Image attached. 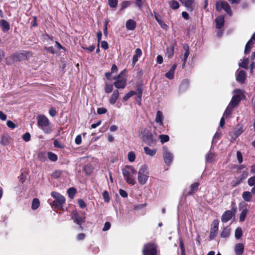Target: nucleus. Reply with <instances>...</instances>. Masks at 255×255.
Masks as SVG:
<instances>
[{
	"label": "nucleus",
	"instance_id": "1",
	"mask_svg": "<svg viewBox=\"0 0 255 255\" xmlns=\"http://www.w3.org/2000/svg\"><path fill=\"white\" fill-rule=\"evenodd\" d=\"M122 173L125 180L126 182L131 185H134L136 183L135 176L136 175V171L131 165H127L125 168L122 169Z\"/></svg>",
	"mask_w": 255,
	"mask_h": 255
},
{
	"label": "nucleus",
	"instance_id": "2",
	"mask_svg": "<svg viewBox=\"0 0 255 255\" xmlns=\"http://www.w3.org/2000/svg\"><path fill=\"white\" fill-rule=\"evenodd\" d=\"M37 125L43 131L46 133H50L52 131L51 128L49 127L50 122L48 118L43 115H38L37 117Z\"/></svg>",
	"mask_w": 255,
	"mask_h": 255
},
{
	"label": "nucleus",
	"instance_id": "3",
	"mask_svg": "<svg viewBox=\"0 0 255 255\" xmlns=\"http://www.w3.org/2000/svg\"><path fill=\"white\" fill-rule=\"evenodd\" d=\"M139 136L143 142L149 145L154 144L156 139L154 138L152 132L147 128L141 129L139 132Z\"/></svg>",
	"mask_w": 255,
	"mask_h": 255
},
{
	"label": "nucleus",
	"instance_id": "4",
	"mask_svg": "<svg viewBox=\"0 0 255 255\" xmlns=\"http://www.w3.org/2000/svg\"><path fill=\"white\" fill-rule=\"evenodd\" d=\"M51 195L54 198L55 200L50 204L57 209L62 208L65 202L64 197L56 192H52Z\"/></svg>",
	"mask_w": 255,
	"mask_h": 255
},
{
	"label": "nucleus",
	"instance_id": "5",
	"mask_svg": "<svg viewBox=\"0 0 255 255\" xmlns=\"http://www.w3.org/2000/svg\"><path fill=\"white\" fill-rule=\"evenodd\" d=\"M148 171L147 167L145 165L140 166L138 172V181L141 185H144L148 178Z\"/></svg>",
	"mask_w": 255,
	"mask_h": 255
},
{
	"label": "nucleus",
	"instance_id": "6",
	"mask_svg": "<svg viewBox=\"0 0 255 255\" xmlns=\"http://www.w3.org/2000/svg\"><path fill=\"white\" fill-rule=\"evenodd\" d=\"M232 208L231 210H226L221 216V221L226 223L229 221L232 217L236 214L237 208L234 202L231 203Z\"/></svg>",
	"mask_w": 255,
	"mask_h": 255
},
{
	"label": "nucleus",
	"instance_id": "7",
	"mask_svg": "<svg viewBox=\"0 0 255 255\" xmlns=\"http://www.w3.org/2000/svg\"><path fill=\"white\" fill-rule=\"evenodd\" d=\"M216 8L217 11H221L224 10V11L230 16L232 15V11L229 4L225 1L219 0L217 1L216 4Z\"/></svg>",
	"mask_w": 255,
	"mask_h": 255
},
{
	"label": "nucleus",
	"instance_id": "8",
	"mask_svg": "<svg viewBox=\"0 0 255 255\" xmlns=\"http://www.w3.org/2000/svg\"><path fill=\"white\" fill-rule=\"evenodd\" d=\"M233 93L234 95L230 104L232 105V107H235L240 103L244 95L240 89H236L234 91Z\"/></svg>",
	"mask_w": 255,
	"mask_h": 255
},
{
	"label": "nucleus",
	"instance_id": "9",
	"mask_svg": "<svg viewBox=\"0 0 255 255\" xmlns=\"http://www.w3.org/2000/svg\"><path fill=\"white\" fill-rule=\"evenodd\" d=\"M143 255H157V246L154 244H147L143 250Z\"/></svg>",
	"mask_w": 255,
	"mask_h": 255
},
{
	"label": "nucleus",
	"instance_id": "10",
	"mask_svg": "<svg viewBox=\"0 0 255 255\" xmlns=\"http://www.w3.org/2000/svg\"><path fill=\"white\" fill-rule=\"evenodd\" d=\"M163 157L165 163L167 165H170L173 159V154L170 152L166 146L163 147Z\"/></svg>",
	"mask_w": 255,
	"mask_h": 255
},
{
	"label": "nucleus",
	"instance_id": "11",
	"mask_svg": "<svg viewBox=\"0 0 255 255\" xmlns=\"http://www.w3.org/2000/svg\"><path fill=\"white\" fill-rule=\"evenodd\" d=\"M120 76L121 74L113 78V80H116L113 85L117 89H124L126 86L127 81L125 78L120 79Z\"/></svg>",
	"mask_w": 255,
	"mask_h": 255
},
{
	"label": "nucleus",
	"instance_id": "12",
	"mask_svg": "<svg viewBox=\"0 0 255 255\" xmlns=\"http://www.w3.org/2000/svg\"><path fill=\"white\" fill-rule=\"evenodd\" d=\"M72 219L74 223L79 225L81 230H82L83 228L81 225L85 222V218L81 217L77 212L75 211L72 212Z\"/></svg>",
	"mask_w": 255,
	"mask_h": 255
},
{
	"label": "nucleus",
	"instance_id": "13",
	"mask_svg": "<svg viewBox=\"0 0 255 255\" xmlns=\"http://www.w3.org/2000/svg\"><path fill=\"white\" fill-rule=\"evenodd\" d=\"M183 48L185 50V52L183 56H181L182 64V68H184L186 64L187 59L189 55V47L187 45H184Z\"/></svg>",
	"mask_w": 255,
	"mask_h": 255
},
{
	"label": "nucleus",
	"instance_id": "14",
	"mask_svg": "<svg viewBox=\"0 0 255 255\" xmlns=\"http://www.w3.org/2000/svg\"><path fill=\"white\" fill-rule=\"evenodd\" d=\"M26 56V51H23L21 53H17L13 54L11 56V58L13 62H15L17 61H21Z\"/></svg>",
	"mask_w": 255,
	"mask_h": 255
},
{
	"label": "nucleus",
	"instance_id": "15",
	"mask_svg": "<svg viewBox=\"0 0 255 255\" xmlns=\"http://www.w3.org/2000/svg\"><path fill=\"white\" fill-rule=\"evenodd\" d=\"M216 27L218 29H221L224 25L225 23V17L223 15H220L216 18Z\"/></svg>",
	"mask_w": 255,
	"mask_h": 255
},
{
	"label": "nucleus",
	"instance_id": "16",
	"mask_svg": "<svg viewBox=\"0 0 255 255\" xmlns=\"http://www.w3.org/2000/svg\"><path fill=\"white\" fill-rule=\"evenodd\" d=\"M236 80L240 83H244L245 82L246 76L245 71L244 70L238 71V70L236 72Z\"/></svg>",
	"mask_w": 255,
	"mask_h": 255
},
{
	"label": "nucleus",
	"instance_id": "17",
	"mask_svg": "<svg viewBox=\"0 0 255 255\" xmlns=\"http://www.w3.org/2000/svg\"><path fill=\"white\" fill-rule=\"evenodd\" d=\"M120 96V93L118 90L114 91L113 94L111 95L109 102L111 105H114Z\"/></svg>",
	"mask_w": 255,
	"mask_h": 255
},
{
	"label": "nucleus",
	"instance_id": "18",
	"mask_svg": "<svg viewBox=\"0 0 255 255\" xmlns=\"http://www.w3.org/2000/svg\"><path fill=\"white\" fill-rule=\"evenodd\" d=\"M177 64H174L170 70L165 74V76L168 79L171 80L174 78V72L177 67Z\"/></svg>",
	"mask_w": 255,
	"mask_h": 255
},
{
	"label": "nucleus",
	"instance_id": "19",
	"mask_svg": "<svg viewBox=\"0 0 255 255\" xmlns=\"http://www.w3.org/2000/svg\"><path fill=\"white\" fill-rule=\"evenodd\" d=\"M244 251V246L242 243H238L235 247V252L236 255H242Z\"/></svg>",
	"mask_w": 255,
	"mask_h": 255
},
{
	"label": "nucleus",
	"instance_id": "20",
	"mask_svg": "<svg viewBox=\"0 0 255 255\" xmlns=\"http://www.w3.org/2000/svg\"><path fill=\"white\" fill-rule=\"evenodd\" d=\"M142 55V51L140 48H136L135 50V53L132 57V64L134 65L137 62L138 60V58H139Z\"/></svg>",
	"mask_w": 255,
	"mask_h": 255
},
{
	"label": "nucleus",
	"instance_id": "21",
	"mask_svg": "<svg viewBox=\"0 0 255 255\" xmlns=\"http://www.w3.org/2000/svg\"><path fill=\"white\" fill-rule=\"evenodd\" d=\"M136 26V22L133 19H128L126 23V27L128 30H133Z\"/></svg>",
	"mask_w": 255,
	"mask_h": 255
},
{
	"label": "nucleus",
	"instance_id": "22",
	"mask_svg": "<svg viewBox=\"0 0 255 255\" xmlns=\"http://www.w3.org/2000/svg\"><path fill=\"white\" fill-rule=\"evenodd\" d=\"M0 26L2 27V30L3 32H7L10 29L9 23L4 19L0 20Z\"/></svg>",
	"mask_w": 255,
	"mask_h": 255
},
{
	"label": "nucleus",
	"instance_id": "23",
	"mask_svg": "<svg viewBox=\"0 0 255 255\" xmlns=\"http://www.w3.org/2000/svg\"><path fill=\"white\" fill-rule=\"evenodd\" d=\"M163 115L162 112L160 111H158L156 113L155 117V122L159 123L160 126H163Z\"/></svg>",
	"mask_w": 255,
	"mask_h": 255
},
{
	"label": "nucleus",
	"instance_id": "24",
	"mask_svg": "<svg viewBox=\"0 0 255 255\" xmlns=\"http://www.w3.org/2000/svg\"><path fill=\"white\" fill-rule=\"evenodd\" d=\"M189 81L187 79H184L183 80L179 87V90L180 91H184L186 90H187L189 87Z\"/></svg>",
	"mask_w": 255,
	"mask_h": 255
},
{
	"label": "nucleus",
	"instance_id": "25",
	"mask_svg": "<svg viewBox=\"0 0 255 255\" xmlns=\"http://www.w3.org/2000/svg\"><path fill=\"white\" fill-rule=\"evenodd\" d=\"M231 229L229 227H225L221 233V237L223 238H228L230 235Z\"/></svg>",
	"mask_w": 255,
	"mask_h": 255
},
{
	"label": "nucleus",
	"instance_id": "26",
	"mask_svg": "<svg viewBox=\"0 0 255 255\" xmlns=\"http://www.w3.org/2000/svg\"><path fill=\"white\" fill-rule=\"evenodd\" d=\"M194 0H185L184 2V6L188 11H192L193 9V4Z\"/></svg>",
	"mask_w": 255,
	"mask_h": 255
},
{
	"label": "nucleus",
	"instance_id": "27",
	"mask_svg": "<svg viewBox=\"0 0 255 255\" xmlns=\"http://www.w3.org/2000/svg\"><path fill=\"white\" fill-rule=\"evenodd\" d=\"M242 198L246 202H250L252 198V194L250 191H244L242 193Z\"/></svg>",
	"mask_w": 255,
	"mask_h": 255
},
{
	"label": "nucleus",
	"instance_id": "28",
	"mask_svg": "<svg viewBox=\"0 0 255 255\" xmlns=\"http://www.w3.org/2000/svg\"><path fill=\"white\" fill-rule=\"evenodd\" d=\"M166 54L168 58L172 57L174 55V45H171L167 47L166 49Z\"/></svg>",
	"mask_w": 255,
	"mask_h": 255
},
{
	"label": "nucleus",
	"instance_id": "29",
	"mask_svg": "<svg viewBox=\"0 0 255 255\" xmlns=\"http://www.w3.org/2000/svg\"><path fill=\"white\" fill-rule=\"evenodd\" d=\"M38 159L41 162H45L47 159V152L45 151L40 152L37 155Z\"/></svg>",
	"mask_w": 255,
	"mask_h": 255
},
{
	"label": "nucleus",
	"instance_id": "30",
	"mask_svg": "<svg viewBox=\"0 0 255 255\" xmlns=\"http://www.w3.org/2000/svg\"><path fill=\"white\" fill-rule=\"evenodd\" d=\"M234 108V107H232V105L229 104L225 110L223 116L225 117L226 118L229 117L231 115L232 111Z\"/></svg>",
	"mask_w": 255,
	"mask_h": 255
},
{
	"label": "nucleus",
	"instance_id": "31",
	"mask_svg": "<svg viewBox=\"0 0 255 255\" xmlns=\"http://www.w3.org/2000/svg\"><path fill=\"white\" fill-rule=\"evenodd\" d=\"M199 186V183L198 182L194 183L192 184H191L190 186V190L188 192L189 195L192 194L194 192L196 191L198 189V188Z\"/></svg>",
	"mask_w": 255,
	"mask_h": 255
},
{
	"label": "nucleus",
	"instance_id": "32",
	"mask_svg": "<svg viewBox=\"0 0 255 255\" xmlns=\"http://www.w3.org/2000/svg\"><path fill=\"white\" fill-rule=\"evenodd\" d=\"M47 158L51 161L55 162L57 160L58 157L56 154L52 152H47Z\"/></svg>",
	"mask_w": 255,
	"mask_h": 255
},
{
	"label": "nucleus",
	"instance_id": "33",
	"mask_svg": "<svg viewBox=\"0 0 255 255\" xmlns=\"http://www.w3.org/2000/svg\"><path fill=\"white\" fill-rule=\"evenodd\" d=\"M248 212V210L247 208H245L242 211L239 217L240 222H243L245 221Z\"/></svg>",
	"mask_w": 255,
	"mask_h": 255
},
{
	"label": "nucleus",
	"instance_id": "34",
	"mask_svg": "<svg viewBox=\"0 0 255 255\" xmlns=\"http://www.w3.org/2000/svg\"><path fill=\"white\" fill-rule=\"evenodd\" d=\"M249 63V58H245L242 63H240L239 65L240 67H243L245 69H248V64Z\"/></svg>",
	"mask_w": 255,
	"mask_h": 255
},
{
	"label": "nucleus",
	"instance_id": "35",
	"mask_svg": "<svg viewBox=\"0 0 255 255\" xmlns=\"http://www.w3.org/2000/svg\"><path fill=\"white\" fill-rule=\"evenodd\" d=\"M144 151L147 155H150L151 156H154L156 152V150L151 149L148 147H144Z\"/></svg>",
	"mask_w": 255,
	"mask_h": 255
},
{
	"label": "nucleus",
	"instance_id": "36",
	"mask_svg": "<svg viewBox=\"0 0 255 255\" xmlns=\"http://www.w3.org/2000/svg\"><path fill=\"white\" fill-rule=\"evenodd\" d=\"M170 7L173 9H176L179 8V3L175 0H171L169 1Z\"/></svg>",
	"mask_w": 255,
	"mask_h": 255
},
{
	"label": "nucleus",
	"instance_id": "37",
	"mask_svg": "<svg viewBox=\"0 0 255 255\" xmlns=\"http://www.w3.org/2000/svg\"><path fill=\"white\" fill-rule=\"evenodd\" d=\"M136 94V92L134 91H130L128 93L126 94V95L123 98V101H127L130 97Z\"/></svg>",
	"mask_w": 255,
	"mask_h": 255
},
{
	"label": "nucleus",
	"instance_id": "38",
	"mask_svg": "<svg viewBox=\"0 0 255 255\" xmlns=\"http://www.w3.org/2000/svg\"><path fill=\"white\" fill-rule=\"evenodd\" d=\"M218 229H215L213 228H211V231H210V234L209 236V240H213L217 236V233H218Z\"/></svg>",
	"mask_w": 255,
	"mask_h": 255
},
{
	"label": "nucleus",
	"instance_id": "39",
	"mask_svg": "<svg viewBox=\"0 0 255 255\" xmlns=\"http://www.w3.org/2000/svg\"><path fill=\"white\" fill-rule=\"evenodd\" d=\"M243 235L242 229L241 227H238L236 230L235 233V236L236 239H240Z\"/></svg>",
	"mask_w": 255,
	"mask_h": 255
},
{
	"label": "nucleus",
	"instance_id": "40",
	"mask_svg": "<svg viewBox=\"0 0 255 255\" xmlns=\"http://www.w3.org/2000/svg\"><path fill=\"white\" fill-rule=\"evenodd\" d=\"M76 193V190L75 188L71 187L68 189L67 194L71 198H73Z\"/></svg>",
	"mask_w": 255,
	"mask_h": 255
},
{
	"label": "nucleus",
	"instance_id": "41",
	"mask_svg": "<svg viewBox=\"0 0 255 255\" xmlns=\"http://www.w3.org/2000/svg\"><path fill=\"white\" fill-rule=\"evenodd\" d=\"M39 204H40L39 201L37 198L33 199L32 202L31 208L33 210L37 209L39 206Z\"/></svg>",
	"mask_w": 255,
	"mask_h": 255
},
{
	"label": "nucleus",
	"instance_id": "42",
	"mask_svg": "<svg viewBox=\"0 0 255 255\" xmlns=\"http://www.w3.org/2000/svg\"><path fill=\"white\" fill-rule=\"evenodd\" d=\"M137 94V101L138 100L140 101L142 94V88L141 86H139L137 87L136 94Z\"/></svg>",
	"mask_w": 255,
	"mask_h": 255
},
{
	"label": "nucleus",
	"instance_id": "43",
	"mask_svg": "<svg viewBox=\"0 0 255 255\" xmlns=\"http://www.w3.org/2000/svg\"><path fill=\"white\" fill-rule=\"evenodd\" d=\"M113 85H114L112 84L106 83L104 88L105 92L107 94L111 93L113 90Z\"/></svg>",
	"mask_w": 255,
	"mask_h": 255
},
{
	"label": "nucleus",
	"instance_id": "44",
	"mask_svg": "<svg viewBox=\"0 0 255 255\" xmlns=\"http://www.w3.org/2000/svg\"><path fill=\"white\" fill-rule=\"evenodd\" d=\"M159 138L160 139V141L162 143L167 142L169 140V136L166 134H160L159 136Z\"/></svg>",
	"mask_w": 255,
	"mask_h": 255
},
{
	"label": "nucleus",
	"instance_id": "45",
	"mask_svg": "<svg viewBox=\"0 0 255 255\" xmlns=\"http://www.w3.org/2000/svg\"><path fill=\"white\" fill-rule=\"evenodd\" d=\"M215 156V154L209 152L206 156V161L208 162H211Z\"/></svg>",
	"mask_w": 255,
	"mask_h": 255
},
{
	"label": "nucleus",
	"instance_id": "46",
	"mask_svg": "<svg viewBox=\"0 0 255 255\" xmlns=\"http://www.w3.org/2000/svg\"><path fill=\"white\" fill-rule=\"evenodd\" d=\"M243 181L242 180V179H240L239 177H238L237 178H236V180L232 181L231 184L233 187H235L239 185Z\"/></svg>",
	"mask_w": 255,
	"mask_h": 255
},
{
	"label": "nucleus",
	"instance_id": "47",
	"mask_svg": "<svg viewBox=\"0 0 255 255\" xmlns=\"http://www.w3.org/2000/svg\"><path fill=\"white\" fill-rule=\"evenodd\" d=\"M62 174V171L60 170H56L54 171L51 174V176L54 178H58Z\"/></svg>",
	"mask_w": 255,
	"mask_h": 255
},
{
	"label": "nucleus",
	"instance_id": "48",
	"mask_svg": "<svg viewBox=\"0 0 255 255\" xmlns=\"http://www.w3.org/2000/svg\"><path fill=\"white\" fill-rule=\"evenodd\" d=\"M128 159L130 162H133L134 161L135 159V154L134 152L130 151L128 152Z\"/></svg>",
	"mask_w": 255,
	"mask_h": 255
},
{
	"label": "nucleus",
	"instance_id": "49",
	"mask_svg": "<svg viewBox=\"0 0 255 255\" xmlns=\"http://www.w3.org/2000/svg\"><path fill=\"white\" fill-rule=\"evenodd\" d=\"M179 246L181 249V255H186L184 245L181 239L179 240Z\"/></svg>",
	"mask_w": 255,
	"mask_h": 255
},
{
	"label": "nucleus",
	"instance_id": "50",
	"mask_svg": "<svg viewBox=\"0 0 255 255\" xmlns=\"http://www.w3.org/2000/svg\"><path fill=\"white\" fill-rule=\"evenodd\" d=\"M103 199H104L105 202L108 203L110 200V198L109 196V194L108 191H104L103 193Z\"/></svg>",
	"mask_w": 255,
	"mask_h": 255
},
{
	"label": "nucleus",
	"instance_id": "51",
	"mask_svg": "<svg viewBox=\"0 0 255 255\" xmlns=\"http://www.w3.org/2000/svg\"><path fill=\"white\" fill-rule=\"evenodd\" d=\"M109 6L112 8H115L118 4V0H108Z\"/></svg>",
	"mask_w": 255,
	"mask_h": 255
},
{
	"label": "nucleus",
	"instance_id": "52",
	"mask_svg": "<svg viewBox=\"0 0 255 255\" xmlns=\"http://www.w3.org/2000/svg\"><path fill=\"white\" fill-rule=\"evenodd\" d=\"M248 184L250 186H253L255 185V176H253L248 179Z\"/></svg>",
	"mask_w": 255,
	"mask_h": 255
},
{
	"label": "nucleus",
	"instance_id": "53",
	"mask_svg": "<svg viewBox=\"0 0 255 255\" xmlns=\"http://www.w3.org/2000/svg\"><path fill=\"white\" fill-rule=\"evenodd\" d=\"M130 4V2L129 1H123L121 3V9H124L128 6H129Z\"/></svg>",
	"mask_w": 255,
	"mask_h": 255
},
{
	"label": "nucleus",
	"instance_id": "54",
	"mask_svg": "<svg viewBox=\"0 0 255 255\" xmlns=\"http://www.w3.org/2000/svg\"><path fill=\"white\" fill-rule=\"evenodd\" d=\"M8 142V138L7 136L2 135L0 143L3 145H6Z\"/></svg>",
	"mask_w": 255,
	"mask_h": 255
},
{
	"label": "nucleus",
	"instance_id": "55",
	"mask_svg": "<svg viewBox=\"0 0 255 255\" xmlns=\"http://www.w3.org/2000/svg\"><path fill=\"white\" fill-rule=\"evenodd\" d=\"M31 135L29 132H26L22 135V139L26 142L30 140Z\"/></svg>",
	"mask_w": 255,
	"mask_h": 255
},
{
	"label": "nucleus",
	"instance_id": "56",
	"mask_svg": "<svg viewBox=\"0 0 255 255\" xmlns=\"http://www.w3.org/2000/svg\"><path fill=\"white\" fill-rule=\"evenodd\" d=\"M49 114L51 117H54L56 116L57 112L55 108L52 107L49 110Z\"/></svg>",
	"mask_w": 255,
	"mask_h": 255
},
{
	"label": "nucleus",
	"instance_id": "57",
	"mask_svg": "<svg viewBox=\"0 0 255 255\" xmlns=\"http://www.w3.org/2000/svg\"><path fill=\"white\" fill-rule=\"evenodd\" d=\"M158 23L160 25V26L162 28L166 29L168 26L161 19H160L159 20H158L157 21Z\"/></svg>",
	"mask_w": 255,
	"mask_h": 255
},
{
	"label": "nucleus",
	"instance_id": "58",
	"mask_svg": "<svg viewBox=\"0 0 255 255\" xmlns=\"http://www.w3.org/2000/svg\"><path fill=\"white\" fill-rule=\"evenodd\" d=\"M78 203L79 206V207L81 208H84L86 206V204L85 203V202L81 199H80L78 201Z\"/></svg>",
	"mask_w": 255,
	"mask_h": 255
},
{
	"label": "nucleus",
	"instance_id": "59",
	"mask_svg": "<svg viewBox=\"0 0 255 255\" xmlns=\"http://www.w3.org/2000/svg\"><path fill=\"white\" fill-rule=\"evenodd\" d=\"M111 228V223L109 222H106L104 226L102 229L103 231H107L109 230Z\"/></svg>",
	"mask_w": 255,
	"mask_h": 255
},
{
	"label": "nucleus",
	"instance_id": "60",
	"mask_svg": "<svg viewBox=\"0 0 255 255\" xmlns=\"http://www.w3.org/2000/svg\"><path fill=\"white\" fill-rule=\"evenodd\" d=\"M135 4L136 6H137L139 8H141L143 5V2L142 1V0H135Z\"/></svg>",
	"mask_w": 255,
	"mask_h": 255
},
{
	"label": "nucleus",
	"instance_id": "61",
	"mask_svg": "<svg viewBox=\"0 0 255 255\" xmlns=\"http://www.w3.org/2000/svg\"><path fill=\"white\" fill-rule=\"evenodd\" d=\"M6 125L8 128L12 129H13L15 128V124L11 121H7L6 122Z\"/></svg>",
	"mask_w": 255,
	"mask_h": 255
},
{
	"label": "nucleus",
	"instance_id": "62",
	"mask_svg": "<svg viewBox=\"0 0 255 255\" xmlns=\"http://www.w3.org/2000/svg\"><path fill=\"white\" fill-rule=\"evenodd\" d=\"M107 112V109L104 108H99L97 109V113L99 115L105 114Z\"/></svg>",
	"mask_w": 255,
	"mask_h": 255
},
{
	"label": "nucleus",
	"instance_id": "63",
	"mask_svg": "<svg viewBox=\"0 0 255 255\" xmlns=\"http://www.w3.org/2000/svg\"><path fill=\"white\" fill-rule=\"evenodd\" d=\"M53 144L55 147H59V148H63V146L62 145V143L59 141L57 139H55L54 141Z\"/></svg>",
	"mask_w": 255,
	"mask_h": 255
},
{
	"label": "nucleus",
	"instance_id": "64",
	"mask_svg": "<svg viewBox=\"0 0 255 255\" xmlns=\"http://www.w3.org/2000/svg\"><path fill=\"white\" fill-rule=\"evenodd\" d=\"M75 143L77 145H79L82 142V137H81V135H78L76 138H75Z\"/></svg>",
	"mask_w": 255,
	"mask_h": 255
}]
</instances>
